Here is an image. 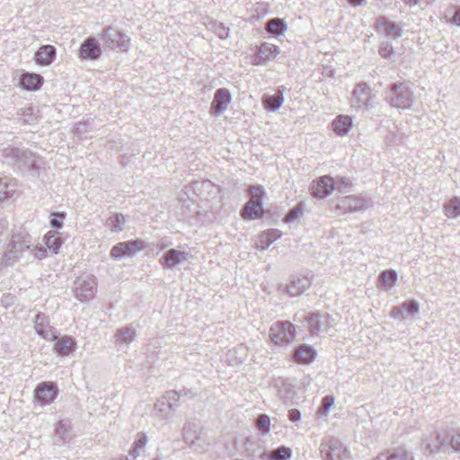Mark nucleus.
Segmentation results:
<instances>
[{
    "label": "nucleus",
    "mask_w": 460,
    "mask_h": 460,
    "mask_svg": "<svg viewBox=\"0 0 460 460\" xmlns=\"http://www.w3.org/2000/svg\"><path fill=\"white\" fill-rule=\"evenodd\" d=\"M43 83V77L40 75L25 73L20 80L22 88L29 91H37Z\"/></svg>",
    "instance_id": "obj_32"
},
{
    "label": "nucleus",
    "mask_w": 460,
    "mask_h": 460,
    "mask_svg": "<svg viewBox=\"0 0 460 460\" xmlns=\"http://www.w3.org/2000/svg\"><path fill=\"white\" fill-rule=\"evenodd\" d=\"M292 450L289 447L281 446L271 451H267V460H288L291 458Z\"/></svg>",
    "instance_id": "obj_41"
},
{
    "label": "nucleus",
    "mask_w": 460,
    "mask_h": 460,
    "mask_svg": "<svg viewBox=\"0 0 460 460\" xmlns=\"http://www.w3.org/2000/svg\"><path fill=\"white\" fill-rule=\"evenodd\" d=\"M378 53L383 58L393 60L394 53L392 42L389 40L381 42Z\"/></svg>",
    "instance_id": "obj_47"
},
{
    "label": "nucleus",
    "mask_w": 460,
    "mask_h": 460,
    "mask_svg": "<svg viewBox=\"0 0 460 460\" xmlns=\"http://www.w3.org/2000/svg\"><path fill=\"white\" fill-rule=\"evenodd\" d=\"M145 249V243L141 240H130L115 244L111 250V257L120 260L124 257H133L137 252Z\"/></svg>",
    "instance_id": "obj_10"
},
{
    "label": "nucleus",
    "mask_w": 460,
    "mask_h": 460,
    "mask_svg": "<svg viewBox=\"0 0 460 460\" xmlns=\"http://www.w3.org/2000/svg\"><path fill=\"white\" fill-rule=\"evenodd\" d=\"M288 419L294 423H297L301 420V412L297 409H291L288 411Z\"/></svg>",
    "instance_id": "obj_55"
},
{
    "label": "nucleus",
    "mask_w": 460,
    "mask_h": 460,
    "mask_svg": "<svg viewBox=\"0 0 460 460\" xmlns=\"http://www.w3.org/2000/svg\"><path fill=\"white\" fill-rule=\"evenodd\" d=\"M351 186V182L349 181V179H346V178H341L340 180V182H339V185H338V188H339V191H343V189L345 188H349Z\"/></svg>",
    "instance_id": "obj_59"
},
{
    "label": "nucleus",
    "mask_w": 460,
    "mask_h": 460,
    "mask_svg": "<svg viewBox=\"0 0 460 460\" xmlns=\"http://www.w3.org/2000/svg\"><path fill=\"white\" fill-rule=\"evenodd\" d=\"M282 233L279 229H269L259 235V246L261 250L268 249L271 243L279 240Z\"/></svg>",
    "instance_id": "obj_34"
},
{
    "label": "nucleus",
    "mask_w": 460,
    "mask_h": 460,
    "mask_svg": "<svg viewBox=\"0 0 460 460\" xmlns=\"http://www.w3.org/2000/svg\"><path fill=\"white\" fill-rule=\"evenodd\" d=\"M232 95L228 89L219 88L215 92L213 101L211 102V112L215 116L221 115L226 111L228 104L231 102Z\"/></svg>",
    "instance_id": "obj_21"
},
{
    "label": "nucleus",
    "mask_w": 460,
    "mask_h": 460,
    "mask_svg": "<svg viewBox=\"0 0 460 460\" xmlns=\"http://www.w3.org/2000/svg\"><path fill=\"white\" fill-rule=\"evenodd\" d=\"M58 396V387L53 382H41L34 390V401L40 405L50 404Z\"/></svg>",
    "instance_id": "obj_13"
},
{
    "label": "nucleus",
    "mask_w": 460,
    "mask_h": 460,
    "mask_svg": "<svg viewBox=\"0 0 460 460\" xmlns=\"http://www.w3.org/2000/svg\"><path fill=\"white\" fill-rule=\"evenodd\" d=\"M47 250L44 247H36L34 249V257L38 259H42L46 256Z\"/></svg>",
    "instance_id": "obj_58"
},
{
    "label": "nucleus",
    "mask_w": 460,
    "mask_h": 460,
    "mask_svg": "<svg viewBox=\"0 0 460 460\" xmlns=\"http://www.w3.org/2000/svg\"><path fill=\"white\" fill-rule=\"evenodd\" d=\"M371 206V201L362 196H345L339 199L337 207L344 213L364 211Z\"/></svg>",
    "instance_id": "obj_12"
},
{
    "label": "nucleus",
    "mask_w": 460,
    "mask_h": 460,
    "mask_svg": "<svg viewBox=\"0 0 460 460\" xmlns=\"http://www.w3.org/2000/svg\"><path fill=\"white\" fill-rule=\"evenodd\" d=\"M211 30L217 34L220 39L226 40L229 37L230 30L228 27L225 26L222 22H213L211 24Z\"/></svg>",
    "instance_id": "obj_48"
},
{
    "label": "nucleus",
    "mask_w": 460,
    "mask_h": 460,
    "mask_svg": "<svg viewBox=\"0 0 460 460\" xmlns=\"http://www.w3.org/2000/svg\"><path fill=\"white\" fill-rule=\"evenodd\" d=\"M315 357V349L306 344L297 346L293 351V359L304 365L312 363Z\"/></svg>",
    "instance_id": "obj_26"
},
{
    "label": "nucleus",
    "mask_w": 460,
    "mask_h": 460,
    "mask_svg": "<svg viewBox=\"0 0 460 460\" xmlns=\"http://www.w3.org/2000/svg\"><path fill=\"white\" fill-rule=\"evenodd\" d=\"M366 0H349V2L355 6L361 5Z\"/></svg>",
    "instance_id": "obj_62"
},
{
    "label": "nucleus",
    "mask_w": 460,
    "mask_h": 460,
    "mask_svg": "<svg viewBox=\"0 0 460 460\" xmlns=\"http://www.w3.org/2000/svg\"><path fill=\"white\" fill-rule=\"evenodd\" d=\"M248 190L251 199L245 203L242 209V217L244 220L261 218L264 215L262 208L264 191L262 190V187L251 185Z\"/></svg>",
    "instance_id": "obj_4"
},
{
    "label": "nucleus",
    "mask_w": 460,
    "mask_h": 460,
    "mask_svg": "<svg viewBox=\"0 0 460 460\" xmlns=\"http://www.w3.org/2000/svg\"><path fill=\"white\" fill-rule=\"evenodd\" d=\"M101 39L104 46L111 49H119L121 51H128L130 46L128 36L111 26H108L102 31Z\"/></svg>",
    "instance_id": "obj_7"
},
{
    "label": "nucleus",
    "mask_w": 460,
    "mask_h": 460,
    "mask_svg": "<svg viewBox=\"0 0 460 460\" xmlns=\"http://www.w3.org/2000/svg\"><path fill=\"white\" fill-rule=\"evenodd\" d=\"M454 13L451 17V22L455 25L460 26V6L453 7Z\"/></svg>",
    "instance_id": "obj_57"
},
{
    "label": "nucleus",
    "mask_w": 460,
    "mask_h": 460,
    "mask_svg": "<svg viewBox=\"0 0 460 460\" xmlns=\"http://www.w3.org/2000/svg\"><path fill=\"white\" fill-rule=\"evenodd\" d=\"M255 425L263 434H268L270 430V418L266 414H260L256 418Z\"/></svg>",
    "instance_id": "obj_46"
},
{
    "label": "nucleus",
    "mask_w": 460,
    "mask_h": 460,
    "mask_svg": "<svg viewBox=\"0 0 460 460\" xmlns=\"http://www.w3.org/2000/svg\"><path fill=\"white\" fill-rule=\"evenodd\" d=\"M34 329L36 332L47 341H56L58 332L56 329L50 325L49 317L43 313H38L34 319Z\"/></svg>",
    "instance_id": "obj_14"
},
{
    "label": "nucleus",
    "mask_w": 460,
    "mask_h": 460,
    "mask_svg": "<svg viewBox=\"0 0 460 460\" xmlns=\"http://www.w3.org/2000/svg\"><path fill=\"white\" fill-rule=\"evenodd\" d=\"M352 127V119L349 116L340 115L332 121V130L339 136H345Z\"/></svg>",
    "instance_id": "obj_35"
},
{
    "label": "nucleus",
    "mask_w": 460,
    "mask_h": 460,
    "mask_svg": "<svg viewBox=\"0 0 460 460\" xmlns=\"http://www.w3.org/2000/svg\"><path fill=\"white\" fill-rule=\"evenodd\" d=\"M139 448L135 447V446L133 445L132 448L129 450V455L134 458H137L139 455Z\"/></svg>",
    "instance_id": "obj_60"
},
{
    "label": "nucleus",
    "mask_w": 460,
    "mask_h": 460,
    "mask_svg": "<svg viewBox=\"0 0 460 460\" xmlns=\"http://www.w3.org/2000/svg\"><path fill=\"white\" fill-rule=\"evenodd\" d=\"M56 231H49L44 236V243L48 249L53 253H58L61 245L62 240L57 235Z\"/></svg>",
    "instance_id": "obj_38"
},
{
    "label": "nucleus",
    "mask_w": 460,
    "mask_h": 460,
    "mask_svg": "<svg viewBox=\"0 0 460 460\" xmlns=\"http://www.w3.org/2000/svg\"><path fill=\"white\" fill-rule=\"evenodd\" d=\"M137 332L132 325H126L117 330L114 338L115 342L119 344L128 345L135 341Z\"/></svg>",
    "instance_id": "obj_30"
},
{
    "label": "nucleus",
    "mask_w": 460,
    "mask_h": 460,
    "mask_svg": "<svg viewBox=\"0 0 460 460\" xmlns=\"http://www.w3.org/2000/svg\"><path fill=\"white\" fill-rule=\"evenodd\" d=\"M303 212V204L298 203L293 208L289 209L288 212L284 217L285 223H290L295 221L299 215Z\"/></svg>",
    "instance_id": "obj_49"
},
{
    "label": "nucleus",
    "mask_w": 460,
    "mask_h": 460,
    "mask_svg": "<svg viewBox=\"0 0 460 460\" xmlns=\"http://www.w3.org/2000/svg\"><path fill=\"white\" fill-rule=\"evenodd\" d=\"M235 353H236L235 350H233V351L229 350L228 353H227V357H231L232 358Z\"/></svg>",
    "instance_id": "obj_64"
},
{
    "label": "nucleus",
    "mask_w": 460,
    "mask_h": 460,
    "mask_svg": "<svg viewBox=\"0 0 460 460\" xmlns=\"http://www.w3.org/2000/svg\"><path fill=\"white\" fill-rule=\"evenodd\" d=\"M66 217V213L64 212H52L50 214V221L49 224L51 227L56 229H60L63 227V221Z\"/></svg>",
    "instance_id": "obj_50"
},
{
    "label": "nucleus",
    "mask_w": 460,
    "mask_h": 460,
    "mask_svg": "<svg viewBox=\"0 0 460 460\" xmlns=\"http://www.w3.org/2000/svg\"><path fill=\"white\" fill-rule=\"evenodd\" d=\"M245 453L247 458L253 460L255 457L265 459L267 456V450L261 447L258 441L251 438H247L244 443Z\"/></svg>",
    "instance_id": "obj_29"
},
{
    "label": "nucleus",
    "mask_w": 460,
    "mask_h": 460,
    "mask_svg": "<svg viewBox=\"0 0 460 460\" xmlns=\"http://www.w3.org/2000/svg\"><path fill=\"white\" fill-rule=\"evenodd\" d=\"M183 440L189 447L198 452L208 449L209 443L201 437L199 427L191 421H188L182 428Z\"/></svg>",
    "instance_id": "obj_5"
},
{
    "label": "nucleus",
    "mask_w": 460,
    "mask_h": 460,
    "mask_svg": "<svg viewBox=\"0 0 460 460\" xmlns=\"http://www.w3.org/2000/svg\"><path fill=\"white\" fill-rule=\"evenodd\" d=\"M147 443V437L144 433H139L137 438L134 441L135 447L143 449Z\"/></svg>",
    "instance_id": "obj_54"
},
{
    "label": "nucleus",
    "mask_w": 460,
    "mask_h": 460,
    "mask_svg": "<svg viewBox=\"0 0 460 460\" xmlns=\"http://www.w3.org/2000/svg\"><path fill=\"white\" fill-rule=\"evenodd\" d=\"M333 404H334V397L333 396H332V395L324 396L322 399L321 405L319 406V408L317 410V414L321 417L326 416L330 412Z\"/></svg>",
    "instance_id": "obj_45"
},
{
    "label": "nucleus",
    "mask_w": 460,
    "mask_h": 460,
    "mask_svg": "<svg viewBox=\"0 0 460 460\" xmlns=\"http://www.w3.org/2000/svg\"><path fill=\"white\" fill-rule=\"evenodd\" d=\"M15 297L11 294H4L1 303L4 307H8L14 304Z\"/></svg>",
    "instance_id": "obj_56"
},
{
    "label": "nucleus",
    "mask_w": 460,
    "mask_h": 460,
    "mask_svg": "<svg viewBox=\"0 0 460 460\" xmlns=\"http://www.w3.org/2000/svg\"><path fill=\"white\" fill-rule=\"evenodd\" d=\"M406 5L411 7L419 4L420 0H402Z\"/></svg>",
    "instance_id": "obj_61"
},
{
    "label": "nucleus",
    "mask_w": 460,
    "mask_h": 460,
    "mask_svg": "<svg viewBox=\"0 0 460 460\" xmlns=\"http://www.w3.org/2000/svg\"><path fill=\"white\" fill-rule=\"evenodd\" d=\"M420 310L419 304L415 300H408L401 305L394 306L390 315L394 319H406Z\"/></svg>",
    "instance_id": "obj_23"
},
{
    "label": "nucleus",
    "mask_w": 460,
    "mask_h": 460,
    "mask_svg": "<svg viewBox=\"0 0 460 460\" xmlns=\"http://www.w3.org/2000/svg\"><path fill=\"white\" fill-rule=\"evenodd\" d=\"M265 30L269 34L278 38L287 31L288 24L281 18H272L266 22Z\"/></svg>",
    "instance_id": "obj_31"
},
{
    "label": "nucleus",
    "mask_w": 460,
    "mask_h": 460,
    "mask_svg": "<svg viewBox=\"0 0 460 460\" xmlns=\"http://www.w3.org/2000/svg\"><path fill=\"white\" fill-rule=\"evenodd\" d=\"M447 443L449 445V453H460V430L447 431Z\"/></svg>",
    "instance_id": "obj_43"
},
{
    "label": "nucleus",
    "mask_w": 460,
    "mask_h": 460,
    "mask_svg": "<svg viewBox=\"0 0 460 460\" xmlns=\"http://www.w3.org/2000/svg\"><path fill=\"white\" fill-rule=\"evenodd\" d=\"M11 243L13 248L18 250V252L22 256L23 252L31 250L32 238L27 233H19L13 235Z\"/></svg>",
    "instance_id": "obj_28"
},
{
    "label": "nucleus",
    "mask_w": 460,
    "mask_h": 460,
    "mask_svg": "<svg viewBox=\"0 0 460 460\" xmlns=\"http://www.w3.org/2000/svg\"><path fill=\"white\" fill-rule=\"evenodd\" d=\"M425 454L449 453V445L447 443V431H433L424 441Z\"/></svg>",
    "instance_id": "obj_9"
},
{
    "label": "nucleus",
    "mask_w": 460,
    "mask_h": 460,
    "mask_svg": "<svg viewBox=\"0 0 460 460\" xmlns=\"http://www.w3.org/2000/svg\"><path fill=\"white\" fill-rule=\"evenodd\" d=\"M312 285L310 278L300 275H293L290 277L288 283L280 285L279 289L288 294L289 296L295 297L305 293Z\"/></svg>",
    "instance_id": "obj_11"
},
{
    "label": "nucleus",
    "mask_w": 460,
    "mask_h": 460,
    "mask_svg": "<svg viewBox=\"0 0 460 460\" xmlns=\"http://www.w3.org/2000/svg\"><path fill=\"white\" fill-rule=\"evenodd\" d=\"M101 56V45L94 37H88L81 43L78 52L81 59L97 60Z\"/></svg>",
    "instance_id": "obj_15"
},
{
    "label": "nucleus",
    "mask_w": 460,
    "mask_h": 460,
    "mask_svg": "<svg viewBox=\"0 0 460 460\" xmlns=\"http://www.w3.org/2000/svg\"><path fill=\"white\" fill-rule=\"evenodd\" d=\"M371 90L366 83H360L353 90L351 105L357 107H371Z\"/></svg>",
    "instance_id": "obj_22"
},
{
    "label": "nucleus",
    "mask_w": 460,
    "mask_h": 460,
    "mask_svg": "<svg viewBox=\"0 0 460 460\" xmlns=\"http://www.w3.org/2000/svg\"><path fill=\"white\" fill-rule=\"evenodd\" d=\"M320 454L323 460H347L349 451L341 441L333 437L324 438L320 444Z\"/></svg>",
    "instance_id": "obj_3"
},
{
    "label": "nucleus",
    "mask_w": 460,
    "mask_h": 460,
    "mask_svg": "<svg viewBox=\"0 0 460 460\" xmlns=\"http://www.w3.org/2000/svg\"><path fill=\"white\" fill-rule=\"evenodd\" d=\"M13 190L9 189V185L0 179V201L12 197Z\"/></svg>",
    "instance_id": "obj_52"
},
{
    "label": "nucleus",
    "mask_w": 460,
    "mask_h": 460,
    "mask_svg": "<svg viewBox=\"0 0 460 460\" xmlns=\"http://www.w3.org/2000/svg\"><path fill=\"white\" fill-rule=\"evenodd\" d=\"M126 217L121 213H115L106 220V227L111 233H120L124 230Z\"/></svg>",
    "instance_id": "obj_36"
},
{
    "label": "nucleus",
    "mask_w": 460,
    "mask_h": 460,
    "mask_svg": "<svg viewBox=\"0 0 460 460\" xmlns=\"http://www.w3.org/2000/svg\"><path fill=\"white\" fill-rule=\"evenodd\" d=\"M66 432L67 429L66 428V424L62 421H59L56 427V435L58 437L57 444L60 445L65 443L66 439Z\"/></svg>",
    "instance_id": "obj_51"
},
{
    "label": "nucleus",
    "mask_w": 460,
    "mask_h": 460,
    "mask_svg": "<svg viewBox=\"0 0 460 460\" xmlns=\"http://www.w3.org/2000/svg\"><path fill=\"white\" fill-rule=\"evenodd\" d=\"M444 214L447 217L456 218L460 217V198L453 197L444 205Z\"/></svg>",
    "instance_id": "obj_40"
},
{
    "label": "nucleus",
    "mask_w": 460,
    "mask_h": 460,
    "mask_svg": "<svg viewBox=\"0 0 460 460\" xmlns=\"http://www.w3.org/2000/svg\"><path fill=\"white\" fill-rule=\"evenodd\" d=\"M283 101V90H280L279 88L278 93L276 94L265 96L263 103L268 111H276L281 107Z\"/></svg>",
    "instance_id": "obj_37"
},
{
    "label": "nucleus",
    "mask_w": 460,
    "mask_h": 460,
    "mask_svg": "<svg viewBox=\"0 0 460 460\" xmlns=\"http://www.w3.org/2000/svg\"><path fill=\"white\" fill-rule=\"evenodd\" d=\"M270 337L274 344L286 346L296 337V329L290 322H278L270 329Z\"/></svg>",
    "instance_id": "obj_6"
},
{
    "label": "nucleus",
    "mask_w": 460,
    "mask_h": 460,
    "mask_svg": "<svg viewBox=\"0 0 460 460\" xmlns=\"http://www.w3.org/2000/svg\"><path fill=\"white\" fill-rule=\"evenodd\" d=\"M88 124L86 122H78L75 125L73 132L75 135L82 136L87 131Z\"/></svg>",
    "instance_id": "obj_53"
},
{
    "label": "nucleus",
    "mask_w": 460,
    "mask_h": 460,
    "mask_svg": "<svg viewBox=\"0 0 460 460\" xmlns=\"http://www.w3.org/2000/svg\"><path fill=\"white\" fill-rule=\"evenodd\" d=\"M307 329L311 335L319 336L322 332L328 331V322L325 315L319 312L309 313L304 317Z\"/></svg>",
    "instance_id": "obj_17"
},
{
    "label": "nucleus",
    "mask_w": 460,
    "mask_h": 460,
    "mask_svg": "<svg viewBox=\"0 0 460 460\" xmlns=\"http://www.w3.org/2000/svg\"><path fill=\"white\" fill-rule=\"evenodd\" d=\"M17 118L22 124L36 125L39 123L40 116L39 111H35L32 107L20 109L17 113Z\"/></svg>",
    "instance_id": "obj_33"
},
{
    "label": "nucleus",
    "mask_w": 460,
    "mask_h": 460,
    "mask_svg": "<svg viewBox=\"0 0 460 460\" xmlns=\"http://www.w3.org/2000/svg\"><path fill=\"white\" fill-rule=\"evenodd\" d=\"M189 256L187 252L169 249L162 255L159 262L164 268L172 270L183 261H188Z\"/></svg>",
    "instance_id": "obj_20"
},
{
    "label": "nucleus",
    "mask_w": 460,
    "mask_h": 460,
    "mask_svg": "<svg viewBox=\"0 0 460 460\" xmlns=\"http://www.w3.org/2000/svg\"><path fill=\"white\" fill-rule=\"evenodd\" d=\"M4 152L14 164L22 172L31 176H39L42 159L29 149L7 148Z\"/></svg>",
    "instance_id": "obj_1"
},
{
    "label": "nucleus",
    "mask_w": 460,
    "mask_h": 460,
    "mask_svg": "<svg viewBox=\"0 0 460 460\" xmlns=\"http://www.w3.org/2000/svg\"><path fill=\"white\" fill-rule=\"evenodd\" d=\"M376 30L385 37L394 40L402 36V29L396 22L390 21L386 16H381L376 20Z\"/></svg>",
    "instance_id": "obj_19"
},
{
    "label": "nucleus",
    "mask_w": 460,
    "mask_h": 460,
    "mask_svg": "<svg viewBox=\"0 0 460 460\" xmlns=\"http://www.w3.org/2000/svg\"><path fill=\"white\" fill-rule=\"evenodd\" d=\"M279 52L280 49L278 46L264 42L254 54L252 64L257 66L266 65L269 61L276 58Z\"/></svg>",
    "instance_id": "obj_18"
},
{
    "label": "nucleus",
    "mask_w": 460,
    "mask_h": 460,
    "mask_svg": "<svg viewBox=\"0 0 460 460\" xmlns=\"http://www.w3.org/2000/svg\"><path fill=\"white\" fill-rule=\"evenodd\" d=\"M97 281L94 276L77 278L74 282L73 291L75 296L81 302H86L94 297Z\"/></svg>",
    "instance_id": "obj_8"
},
{
    "label": "nucleus",
    "mask_w": 460,
    "mask_h": 460,
    "mask_svg": "<svg viewBox=\"0 0 460 460\" xmlns=\"http://www.w3.org/2000/svg\"><path fill=\"white\" fill-rule=\"evenodd\" d=\"M4 228H5L4 223V222H0V235L3 234Z\"/></svg>",
    "instance_id": "obj_63"
},
{
    "label": "nucleus",
    "mask_w": 460,
    "mask_h": 460,
    "mask_svg": "<svg viewBox=\"0 0 460 460\" xmlns=\"http://www.w3.org/2000/svg\"><path fill=\"white\" fill-rule=\"evenodd\" d=\"M57 342L54 346V351L61 357L69 356L75 352L77 348L76 341L74 337L65 335L61 338H58Z\"/></svg>",
    "instance_id": "obj_24"
},
{
    "label": "nucleus",
    "mask_w": 460,
    "mask_h": 460,
    "mask_svg": "<svg viewBox=\"0 0 460 460\" xmlns=\"http://www.w3.org/2000/svg\"><path fill=\"white\" fill-rule=\"evenodd\" d=\"M385 100L392 107L405 110L411 107L414 94L406 83L396 82L389 85Z\"/></svg>",
    "instance_id": "obj_2"
},
{
    "label": "nucleus",
    "mask_w": 460,
    "mask_h": 460,
    "mask_svg": "<svg viewBox=\"0 0 460 460\" xmlns=\"http://www.w3.org/2000/svg\"><path fill=\"white\" fill-rule=\"evenodd\" d=\"M180 399V394L177 391L171 390L165 393V394L162 397L159 403L164 404L167 403L168 407L172 411H175L178 407V401Z\"/></svg>",
    "instance_id": "obj_42"
},
{
    "label": "nucleus",
    "mask_w": 460,
    "mask_h": 460,
    "mask_svg": "<svg viewBox=\"0 0 460 460\" xmlns=\"http://www.w3.org/2000/svg\"><path fill=\"white\" fill-rule=\"evenodd\" d=\"M310 190L314 197L324 199L335 190L334 180L328 175L319 177L316 181H313Z\"/></svg>",
    "instance_id": "obj_16"
},
{
    "label": "nucleus",
    "mask_w": 460,
    "mask_h": 460,
    "mask_svg": "<svg viewBox=\"0 0 460 460\" xmlns=\"http://www.w3.org/2000/svg\"><path fill=\"white\" fill-rule=\"evenodd\" d=\"M57 56V49L52 45H42L35 53L34 59L40 66H49Z\"/></svg>",
    "instance_id": "obj_27"
},
{
    "label": "nucleus",
    "mask_w": 460,
    "mask_h": 460,
    "mask_svg": "<svg viewBox=\"0 0 460 460\" xmlns=\"http://www.w3.org/2000/svg\"><path fill=\"white\" fill-rule=\"evenodd\" d=\"M21 257L20 253L18 252V250L14 249L13 246V243L10 242L7 247V250L4 253L1 261H0V267H6L14 264L16 261H18L19 258Z\"/></svg>",
    "instance_id": "obj_39"
},
{
    "label": "nucleus",
    "mask_w": 460,
    "mask_h": 460,
    "mask_svg": "<svg viewBox=\"0 0 460 460\" xmlns=\"http://www.w3.org/2000/svg\"><path fill=\"white\" fill-rule=\"evenodd\" d=\"M379 282L384 287H393L397 280V274L394 270H385L379 274Z\"/></svg>",
    "instance_id": "obj_44"
},
{
    "label": "nucleus",
    "mask_w": 460,
    "mask_h": 460,
    "mask_svg": "<svg viewBox=\"0 0 460 460\" xmlns=\"http://www.w3.org/2000/svg\"><path fill=\"white\" fill-rule=\"evenodd\" d=\"M374 460H414V457L405 447H397L379 454Z\"/></svg>",
    "instance_id": "obj_25"
}]
</instances>
